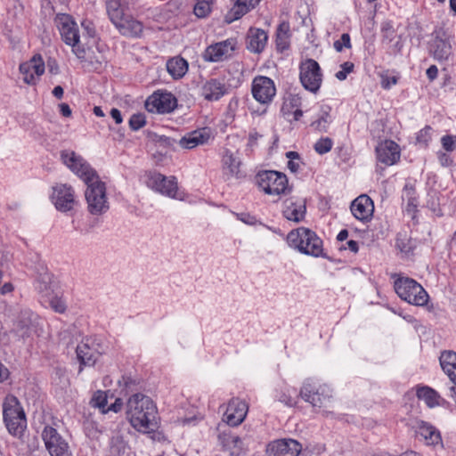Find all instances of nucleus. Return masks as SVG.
<instances>
[{"instance_id":"79ce46f5","label":"nucleus","mask_w":456,"mask_h":456,"mask_svg":"<svg viewBox=\"0 0 456 456\" xmlns=\"http://www.w3.org/2000/svg\"><path fill=\"white\" fill-rule=\"evenodd\" d=\"M417 396L430 408L439 405V395L428 387H419L417 390Z\"/></svg>"},{"instance_id":"c03bdc74","label":"nucleus","mask_w":456,"mask_h":456,"mask_svg":"<svg viewBox=\"0 0 456 456\" xmlns=\"http://www.w3.org/2000/svg\"><path fill=\"white\" fill-rule=\"evenodd\" d=\"M107 402H108L107 392L98 390L94 394V395L90 401V404L94 408H98L101 411V412L104 414V413L108 412V410H106L107 409Z\"/></svg>"},{"instance_id":"6e6d98bb","label":"nucleus","mask_w":456,"mask_h":456,"mask_svg":"<svg viewBox=\"0 0 456 456\" xmlns=\"http://www.w3.org/2000/svg\"><path fill=\"white\" fill-rule=\"evenodd\" d=\"M334 48L337 52H342L345 48H351V39L347 33L342 34L341 37L334 42Z\"/></svg>"},{"instance_id":"69168bd1","label":"nucleus","mask_w":456,"mask_h":456,"mask_svg":"<svg viewBox=\"0 0 456 456\" xmlns=\"http://www.w3.org/2000/svg\"><path fill=\"white\" fill-rule=\"evenodd\" d=\"M344 249H348L353 253H357L359 250L358 242L354 240H349L346 241V245L343 246Z\"/></svg>"},{"instance_id":"37998d69","label":"nucleus","mask_w":456,"mask_h":456,"mask_svg":"<svg viewBox=\"0 0 456 456\" xmlns=\"http://www.w3.org/2000/svg\"><path fill=\"white\" fill-rule=\"evenodd\" d=\"M43 301L47 303L55 313L64 314L67 310V301L59 289Z\"/></svg>"},{"instance_id":"5fc2aeb1","label":"nucleus","mask_w":456,"mask_h":456,"mask_svg":"<svg viewBox=\"0 0 456 456\" xmlns=\"http://www.w3.org/2000/svg\"><path fill=\"white\" fill-rule=\"evenodd\" d=\"M442 147L446 151L456 150V135L446 134L441 138Z\"/></svg>"},{"instance_id":"13d9d810","label":"nucleus","mask_w":456,"mask_h":456,"mask_svg":"<svg viewBox=\"0 0 456 456\" xmlns=\"http://www.w3.org/2000/svg\"><path fill=\"white\" fill-rule=\"evenodd\" d=\"M118 385L120 387L121 393L127 394L131 390V387L134 385V382L130 377L123 376L118 380Z\"/></svg>"},{"instance_id":"f704fd0d","label":"nucleus","mask_w":456,"mask_h":456,"mask_svg":"<svg viewBox=\"0 0 456 456\" xmlns=\"http://www.w3.org/2000/svg\"><path fill=\"white\" fill-rule=\"evenodd\" d=\"M332 121L331 108L328 105H322L312 122L311 126L318 132L325 133L328 131Z\"/></svg>"},{"instance_id":"a878e982","label":"nucleus","mask_w":456,"mask_h":456,"mask_svg":"<svg viewBox=\"0 0 456 456\" xmlns=\"http://www.w3.org/2000/svg\"><path fill=\"white\" fill-rule=\"evenodd\" d=\"M352 215L359 221L368 222L373 216V200L366 194L354 199L350 206Z\"/></svg>"},{"instance_id":"423d86ee","label":"nucleus","mask_w":456,"mask_h":456,"mask_svg":"<svg viewBox=\"0 0 456 456\" xmlns=\"http://www.w3.org/2000/svg\"><path fill=\"white\" fill-rule=\"evenodd\" d=\"M256 184L260 191L270 196H281L289 191L287 175L274 170L259 172L256 176Z\"/></svg>"},{"instance_id":"bf43d9fd","label":"nucleus","mask_w":456,"mask_h":456,"mask_svg":"<svg viewBox=\"0 0 456 456\" xmlns=\"http://www.w3.org/2000/svg\"><path fill=\"white\" fill-rule=\"evenodd\" d=\"M238 220L248 225H255L257 223L256 218L254 216L249 215L248 213H238L235 214Z\"/></svg>"},{"instance_id":"a211bd4d","label":"nucleus","mask_w":456,"mask_h":456,"mask_svg":"<svg viewBox=\"0 0 456 456\" xmlns=\"http://www.w3.org/2000/svg\"><path fill=\"white\" fill-rule=\"evenodd\" d=\"M237 42L234 38L217 42L208 46L203 53L207 61L220 62L229 59L236 48Z\"/></svg>"},{"instance_id":"338daca9","label":"nucleus","mask_w":456,"mask_h":456,"mask_svg":"<svg viewBox=\"0 0 456 456\" xmlns=\"http://www.w3.org/2000/svg\"><path fill=\"white\" fill-rule=\"evenodd\" d=\"M60 112L63 117L69 118L72 114L70 107L67 103H61L59 105Z\"/></svg>"},{"instance_id":"4c0bfd02","label":"nucleus","mask_w":456,"mask_h":456,"mask_svg":"<svg viewBox=\"0 0 456 456\" xmlns=\"http://www.w3.org/2000/svg\"><path fill=\"white\" fill-rule=\"evenodd\" d=\"M36 289L41 295L43 300L49 297V296L59 289L56 281L49 273H44L40 276L36 282Z\"/></svg>"},{"instance_id":"a18cd8bd","label":"nucleus","mask_w":456,"mask_h":456,"mask_svg":"<svg viewBox=\"0 0 456 456\" xmlns=\"http://www.w3.org/2000/svg\"><path fill=\"white\" fill-rule=\"evenodd\" d=\"M276 45L281 51L289 47V25L282 23L279 26L276 35Z\"/></svg>"},{"instance_id":"3c124183","label":"nucleus","mask_w":456,"mask_h":456,"mask_svg":"<svg viewBox=\"0 0 456 456\" xmlns=\"http://www.w3.org/2000/svg\"><path fill=\"white\" fill-rule=\"evenodd\" d=\"M354 65L351 61H345L340 65V69L336 72L335 77L339 81H344L346 79L347 76L353 72Z\"/></svg>"},{"instance_id":"39448f33","label":"nucleus","mask_w":456,"mask_h":456,"mask_svg":"<svg viewBox=\"0 0 456 456\" xmlns=\"http://www.w3.org/2000/svg\"><path fill=\"white\" fill-rule=\"evenodd\" d=\"M394 287L398 297L411 305L423 306L428 302L429 296L427 291L411 278L399 276L395 281Z\"/></svg>"},{"instance_id":"4be33fe9","label":"nucleus","mask_w":456,"mask_h":456,"mask_svg":"<svg viewBox=\"0 0 456 456\" xmlns=\"http://www.w3.org/2000/svg\"><path fill=\"white\" fill-rule=\"evenodd\" d=\"M248 411V406L245 401L232 398L227 404L226 411L224 413V420L229 426H238L246 418Z\"/></svg>"},{"instance_id":"473e14b6","label":"nucleus","mask_w":456,"mask_h":456,"mask_svg":"<svg viewBox=\"0 0 456 456\" xmlns=\"http://www.w3.org/2000/svg\"><path fill=\"white\" fill-rule=\"evenodd\" d=\"M240 158L238 152L226 150L223 155L222 167L224 175L229 179L240 175Z\"/></svg>"},{"instance_id":"6e6552de","label":"nucleus","mask_w":456,"mask_h":456,"mask_svg":"<svg viewBox=\"0 0 456 456\" xmlns=\"http://www.w3.org/2000/svg\"><path fill=\"white\" fill-rule=\"evenodd\" d=\"M146 183L149 188L164 196L174 200H184L185 193L179 189L175 176L167 177L159 173H149Z\"/></svg>"},{"instance_id":"cd10ccee","label":"nucleus","mask_w":456,"mask_h":456,"mask_svg":"<svg viewBox=\"0 0 456 456\" xmlns=\"http://www.w3.org/2000/svg\"><path fill=\"white\" fill-rule=\"evenodd\" d=\"M416 436L428 446H443L442 436L439 430L433 425L420 421L416 427Z\"/></svg>"},{"instance_id":"2eb2a0df","label":"nucleus","mask_w":456,"mask_h":456,"mask_svg":"<svg viewBox=\"0 0 456 456\" xmlns=\"http://www.w3.org/2000/svg\"><path fill=\"white\" fill-rule=\"evenodd\" d=\"M300 82L305 89L317 93L322 86V74L318 62L308 59L300 66Z\"/></svg>"},{"instance_id":"8fccbe9b","label":"nucleus","mask_w":456,"mask_h":456,"mask_svg":"<svg viewBox=\"0 0 456 456\" xmlns=\"http://www.w3.org/2000/svg\"><path fill=\"white\" fill-rule=\"evenodd\" d=\"M333 146V142L329 137H322L319 139L314 144V150L317 153L322 155L329 152Z\"/></svg>"},{"instance_id":"c85d7f7f","label":"nucleus","mask_w":456,"mask_h":456,"mask_svg":"<svg viewBox=\"0 0 456 456\" xmlns=\"http://www.w3.org/2000/svg\"><path fill=\"white\" fill-rule=\"evenodd\" d=\"M261 0H236L232 7L225 14V21L232 23L255 9Z\"/></svg>"},{"instance_id":"603ef678","label":"nucleus","mask_w":456,"mask_h":456,"mask_svg":"<svg viewBox=\"0 0 456 456\" xmlns=\"http://www.w3.org/2000/svg\"><path fill=\"white\" fill-rule=\"evenodd\" d=\"M146 124L145 116L142 113H136L131 116L129 119V126L132 130L137 131L143 127Z\"/></svg>"},{"instance_id":"f8f14e48","label":"nucleus","mask_w":456,"mask_h":456,"mask_svg":"<svg viewBox=\"0 0 456 456\" xmlns=\"http://www.w3.org/2000/svg\"><path fill=\"white\" fill-rule=\"evenodd\" d=\"M44 321L29 310L21 313L16 324V332L23 340L41 335Z\"/></svg>"},{"instance_id":"09e8293b","label":"nucleus","mask_w":456,"mask_h":456,"mask_svg":"<svg viewBox=\"0 0 456 456\" xmlns=\"http://www.w3.org/2000/svg\"><path fill=\"white\" fill-rule=\"evenodd\" d=\"M81 26L84 30V37H87L89 39L86 45L94 44L96 42V31L94 23L91 20H84Z\"/></svg>"},{"instance_id":"f3484780","label":"nucleus","mask_w":456,"mask_h":456,"mask_svg":"<svg viewBox=\"0 0 456 456\" xmlns=\"http://www.w3.org/2000/svg\"><path fill=\"white\" fill-rule=\"evenodd\" d=\"M42 438L51 456H71L68 443L55 428L46 426L42 432Z\"/></svg>"},{"instance_id":"774afa93","label":"nucleus","mask_w":456,"mask_h":456,"mask_svg":"<svg viewBox=\"0 0 456 456\" xmlns=\"http://www.w3.org/2000/svg\"><path fill=\"white\" fill-rule=\"evenodd\" d=\"M437 74H438V69L435 65H431L427 69V76H428V79L431 81L437 77Z\"/></svg>"},{"instance_id":"7ed1b4c3","label":"nucleus","mask_w":456,"mask_h":456,"mask_svg":"<svg viewBox=\"0 0 456 456\" xmlns=\"http://www.w3.org/2000/svg\"><path fill=\"white\" fill-rule=\"evenodd\" d=\"M3 418L8 432L14 436H20L27 428L24 410L12 395H8L4 400Z\"/></svg>"},{"instance_id":"4d7b16f0","label":"nucleus","mask_w":456,"mask_h":456,"mask_svg":"<svg viewBox=\"0 0 456 456\" xmlns=\"http://www.w3.org/2000/svg\"><path fill=\"white\" fill-rule=\"evenodd\" d=\"M432 132L433 130L430 126H426L423 129H421L417 135L418 142L427 146L431 140Z\"/></svg>"},{"instance_id":"a19ab883","label":"nucleus","mask_w":456,"mask_h":456,"mask_svg":"<svg viewBox=\"0 0 456 456\" xmlns=\"http://www.w3.org/2000/svg\"><path fill=\"white\" fill-rule=\"evenodd\" d=\"M107 12L111 22L118 27L123 20L128 16L124 12V9L121 6L119 0H110L107 3Z\"/></svg>"},{"instance_id":"aec40b11","label":"nucleus","mask_w":456,"mask_h":456,"mask_svg":"<svg viewBox=\"0 0 456 456\" xmlns=\"http://www.w3.org/2000/svg\"><path fill=\"white\" fill-rule=\"evenodd\" d=\"M429 53L436 61H444L452 53V45L449 36L443 30H435L429 44Z\"/></svg>"},{"instance_id":"393cba45","label":"nucleus","mask_w":456,"mask_h":456,"mask_svg":"<svg viewBox=\"0 0 456 456\" xmlns=\"http://www.w3.org/2000/svg\"><path fill=\"white\" fill-rule=\"evenodd\" d=\"M376 156L379 162L392 166L400 159V147L392 140L382 141L376 147Z\"/></svg>"},{"instance_id":"0e129e2a","label":"nucleus","mask_w":456,"mask_h":456,"mask_svg":"<svg viewBox=\"0 0 456 456\" xmlns=\"http://www.w3.org/2000/svg\"><path fill=\"white\" fill-rule=\"evenodd\" d=\"M123 407V402L120 398H117L113 403L107 407L106 410L109 411H113L115 413L121 411Z\"/></svg>"},{"instance_id":"9d476101","label":"nucleus","mask_w":456,"mask_h":456,"mask_svg":"<svg viewBox=\"0 0 456 456\" xmlns=\"http://www.w3.org/2000/svg\"><path fill=\"white\" fill-rule=\"evenodd\" d=\"M62 163L84 182H90L97 175L95 170L79 154L71 150L61 152Z\"/></svg>"},{"instance_id":"bb28decb","label":"nucleus","mask_w":456,"mask_h":456,"mask_svg":"<svg viewBox=\"0 0 456 456\" xmlns=\"http://www.w3.org/2000/svg\"><path fill=\"white\" fill-rule=\"evenodd\" d=\"M213 138V133L209 127H202L183 135L179 145L184 149H193L199 145L206 144Z\"/></svg>"},{"instance_id":"052dcab7","label":"nucleus","mask_w":456,"mask_h":456,"mask_svg":"<svg viewBox=\"0 0 456 456\" xmlns=\"http://www.w3.org/2000/svg\"><path fill=\"white\" fill-rule=\"evenodd\" d=\"M13 285L10 281H3V274L0 272V293L2 295L10 294L13 290Z\"/></svg>"},{"instance_id":"de8ad7c7","label":"nucleus","mask_w":456,"mask_h":456,"mask_svg":"<svg viewBox=\"0 0 456 456\" xmlns=\"http://www.w3.org/2000/svg\"><path fill=\"white\" fill-rule=\"evenodd\" d=\"M108 456H133L131 449L123 442L112 444Z\"/></svg>"},{"instance_id":"b1692460","label":"nucleus","mask_w":456,"mask_h":456,"mask_svg":"<svg viewBox=\"0 0 456 456\" xmlns=\"http://www.w3.org/2000/svg\"><path fill=\"white\" fill-rule=\"evenodd\" d=\"M301 451L302 444L290 438L275 440L267 446V452L271 456H297Z\"/></svg>"},{"instance_id":"f257e3e1","label":"nucleus","mask_w":456,"mask_h":456,"mask_svg":"<svg viewBox=\"0 0 456 456\" xmlns=\"http://www.w3.org/2000/svg\"><path fill=\"white\" fill-rule=\"evenodd\" d=\"M126 417L138 432L150 434L158 428V411L153 401L142 394H134L126 403Z\"/></svg>"},{"instance_id":"dca6fc26","label":"nucleus","mask_w":456,"mask_h":456,"mask_svg":"<svg viewBox=\"0 0 456 456\" xmlns=\"http://www.w3.org/2000/svg\"><path fill=\"white\" fill-rule=\"evenodd\" d=\"M177 106L176 98L169 92L157 91L145 102V108L152 113H169Z\"/></svg>"},{"instance_id":"412c9836","label":"nucleus","mask_w":456,"mask_h":456,"mask_svg":"<svg viewBox=\"0 0 456 456\" xmlns=\"http://www.w3.org/2000/svg\"><path fill=\"white\" fill-rule=\"evenodd\" d=\"M76 354L80 363L79 371H81L82 366H94L102 353L94 347L93 338H86L77 346Z\"/></svg>"},{"instance_id":"ea45409f","label":"nucleus","mask_w":456,"mask_h":456,"mask_svg":"<svg viewBox=\"0 0 456 456\" xmlns=\"http://www.w3.org/2000/svg\"><path fill=\"white\" fill-rule=\"evenodd\" d=\"M167 69L173 78L179 79L188 71V63L181 57H174L167 62Z\"/></svg>"},{"instance_id":"2f4dec72","label":"nucleus","mask_w":456,"mask_h":456,"mask_svg":"<svg viewBox=\"0 0 456 456\" xmlns=\"http://www.w3.org/2000/svg\"><path fill=\"white\" fill-rule=\"evenodd\" d=\"M301 104V97L298 94H289L284 99L281 111L289 121H297L303 116Z\"/></svg>"},{"instance_id":"49530a36","label":"nucleus","mask_w":456,"mask_h":456,"mask_svg":"<svg viewBox=\"0 0 456 456\" xmlns=\"http://www.w3.org/2000/svg\"><path fill=\"white\" fill-rule=\"evenodd\" d=\"M212 0H197L194 13L198 18H205L211 12Z\"/></svg>"},{"instance_id":"20e7f679","label":"nucleus","mask_w":456,"mask_h":456,"mask_svg":"<svg viewBox=\"0 0 456 456\" xmlns=\"http://www.w3.org/2000/svg\"><path fill=\"white\" fill-rule=\"evenodd\" d=\"M56 24L62 40L71 46L72 53L79 59L86 57V47L79 40V31L73 18L68 14H59L56 17Z\"/></svg>"},{"instance_id":"72a5a7b5","label":"nucleus","mask_w":456,"mask_h":456,"mask_svg":"<svg viewBox=\"0 0 456 456\" xmlns=\"http://www.w3.org/2000/svg\"><path fill=\"white\" fill-rule=\"evenodd\" d=\"M439 361L443 370L449 377L452 385H456V352L444 351Z\"/></svg>"},{"instance_id":"58836bf2","label":"nucleus","mask_w":456,"mask_h":456,"mask_svg":"<svg viewBox=\"0 0 456 456\" xmlns=\"http://www.w3.org/2000/svg\"><path fill=\"white\" fill-rule=\"evenodd\" d=\"M118 29L124 36L139 37L142 32V24L128 15L118 27Z\"/></svg>"},{"instance_id":"c9c22d12","label":"nucleus","mask_w":456,"mask_h":456,"mask_svg":"<svg viewBox=\"0 0 456 456\" xmlns=\"http://www.w3.org/2000/svg\"><path fill=\"white\" fill-rule=\"evenodd\" d=\"M202 418L203 416L196 407L188 405L186 408L178 411L177 422L184 427H194Z\"/></svg>"},{"instance_id":"680f3d73","label":"nucleus","mask_w":456,"mask_h":456,"mask_svg":"<svg viewBox=\"0 0 456 456\" xmlns=\"http://www.w3.org/2000/svg\"><path fill=\"white\" fill-rule=\"evenodd\" d=\"M437 159L440 165L443 167H450L452 164V159L446 152L438 151Z\"/></svg>"},{"instance_id":"f03ea898","label":"nucleus","mask_w":456,"mask_h":456,"mask_svg":"<svg viewBox=\"0 0 456 456\" xmlns=\"http://www.w3.org/2000/svg\"><path fill=\"white\" fill-rule=\"evenodd\" d=\"M289 248L300 254L313 257H323V241L313 230L301 226L291 230L286 238Z\"/></svg>"},{"instance_id":"7c9ffc66","label":"nucleus","mask_w":456,"mask_h":456,"mask_svg":"<svg viewBox=\"0 0 456 456\" xmlns=\"http://www.w3.org/2000/svg\"><path fill=\"white\" fill-rule=\"evenodd\" d=\"M268 41L267 33L261 28H250L247 35V48L252 53H260Z\"/></svg>"},{"instance_id":"1a4fd4ad","label":"nucleus","mask_w":456,"mask_h":456,"mask_svg":"<svg viewBox=\"0 0 456 456\" xmlns=\"http://www.w3.org/2000/svg\"><path fill=\"white\" fill-rule=\"evenodd\" d=\"M49 199L56 210L61 213H71L78 203L73 187L61 183L52 187Z\"/></svg>"},{"instance_id":"5701e85b","label":"nucleus","mask_w":456,"mask_h":456,"mask_svg":"<svg viewBox=\"0 0 456 456\" xmlns=\"http://www.w3.org/2000/svg\"><path fill=\"white\" fill-rule=\"evenodd\" d=\"M306 214L305 200L301 198L290 197L282 203V216L289 221L299 223Z\"/></svg>"},{"instance_id":"864d4df0","label":"nucleus","mask_w":456,"mask_h":456,"mask_svg":"<svg viewBox=\"0 0 456 456\" xmlns=\"http://www.w3.org/2000/svg\"><path fill=\"white\" fill-rule=\"evenodd\" d=\"M380 84L382 88L384 89H390L393 86L396 85L398 82V76L396 75H390L388 73H383L380 75Z\"/></svg>"},{"instance_id":"e433bc0d","label":"nucleus","mask_w":456,"mask_h":456,"mask_svg":"<svg viewBox=\"0 0 456 456\" xmlns=\"http://www.w3.org/2000/svg\"><path fill=\"white\" fill-rule=\"evenodd\" d=\"M297 389L287 384H281L274 391L275 400L281 402L286 406H294L297 403Z\"/></svg>"},{"instance_id":"6ab92c4d","label":"nucleus","mask_w":456,"mask_h":456,"mask_svg":"<svg viewBox=\"0 0 456 456\" xmlns=\"http://www.w3.org/2000/svg\"><path fill=\"white\" fill-rule=\"evenodd\" d=\"M218 440L223 449L232 456H242L248 448V438L240 437L239 436L229 432H221Z\"/></svg>"},{"instance_id":"c756f323","label":"nucleus","mask_w":456,"mask_h":456,"mask_svg":"<svg viewBox=\"0 0 456 456\" xmlns=\"http://www.w3.org/2000/svg\"><path fill=\"white\" fill-rule=\"evenodd\" d=\"M226 93L227 88L225 85L216 78L206 81L200 88L201 96L208 102L218 101Z\"/></svg>"},{"instance_id":"9b49d317","label":"nucleus","mask_w":456,"mask_h":456,"mask_svg":"<svg viewBox=\"0 0 456 456\" xmlns=\"http://www.w3.org/2000/svg\"><path fill=\"white\" fill-rule=\"evenodd\" d=\"M300 395L314 407L321 408L330 403L332 397V390L326 384H316L308 380L301 387Z\"/></svg>"},{"instance_id":"4468645a","label":"nucleus","mask_w":456,"mask_h":456,"mask_svg":"<svg viewBox=\"0 0 456 456\" xmlns=\"http://www.w3.org/2000/svg\"><path fill=\"white\" fill-rule=\"evenodd\" d=\"M22 81L28 86H36L45 71V62L41 54L36 53L19 66Z\"/></svg>"},{"instance_id":"0eeeda50","label":"nucleus","mask_w":456,"mask_h":456,"mask_svg":"<svg viewBox=\"0 0 456 456\" xmlns=\"http://www.w3.org/2000/svg\"><path fill=\"white\" fill-rule=\"evenodd\" d=\"M85 183L87 185L85 195L89 212L93 215L105 213L110 208L105 183L99 179L97 175L92 181Z\"/></svg>"},{"instance_id":"e2e57ef3","label":"nucleus","mask_w":456,"mask_h":456,"mask_svg":"<svg viewBox=\"0 0 456 456\" xmlns=\"http://www.w3.org/2000/svg\"><path fill=\"white\" fill-rule=\"evenodd\" d=\"M45 67H47L49 73L52 75H57L60 72V67L55 59H48Z\"/></svg>"},{"instance_id":"ddd939ff","label":"nucleus","mask_w":456,"mask_h":456,"mask_svg":"<svg viewBox=\"0 0 456 456\" xmlns=\"http://www.w3.org/2000/svg\"><path fill=\"white\" fill-rule=\"evenodd\" d=\"M274 81L265 76H256L251 83V94L253 98L261 105L268 106L276 95Z\"/></svg>"}]
</instances>
